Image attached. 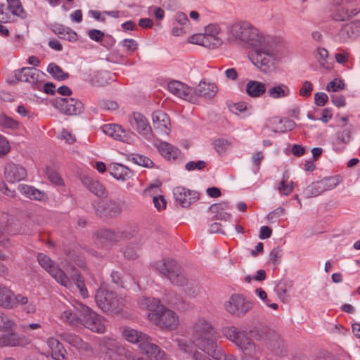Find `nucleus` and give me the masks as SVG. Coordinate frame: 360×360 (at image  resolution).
<instances>
[{
	"instance_id": "obj_16",
	"label": "nucleus",
	"mask_w": 360,
	"mask_h": 360,
	"mask_svg": "<svg viewBox=\"0 0 360 360\" xmlns=\"http://www.w3.org/2000/svg\"><path fill=\"white\" fill-rule=\"evenodd\" d=\"M102 131L112 139L129 144L133 143L136 139V135L124 129L120 125L115 124H105L101 127Z\"/></svg>"
},
{
	"instance_id": "obj_54",
	"label": "nucleus",
	"mask_w": 360,
	"mask_h": 360,
	"mask_svg": "<svg viewBox=\"0 0 360 360\" xmlns=\"http://www.w3.org/2000/svg\"><path fill=\"white\" fill-rule=\"evenodd\" d=\"M266 272L263 269H259L257 271L255 275H247L244 278V281L246 283H250L252 281L260 282L263 281L266 279Z\"/></svg>"
},
{
	"instance_id": "obj_29",
	"label": "nucleus",
	"mask_w": 360,
	"mask_h": 360,
	"mask_svg": "<svg viewBox=\"0 0 360 360\" xmlns=\"http://www.w3.org/2000/svg\"><path fill=\"white\" fill-rule=\"evenodd\" d=\"M60 319L65 323L76 327H80L82 316L79 312L74 309L73 311L68 307L63 306L61 308Z\"/></svg>"
},
{
	"instance_id": "obj_53",
	"label": "nucleus",
	"mask_w": 360,
	"mask_h": 360,
	"mask_svg": "<svg viewBox=\"0 0 360 360\" xmlns=\"http://www.w3.org/2000/svg\"><path fill=\"white\" fill-rule=\"evenodd\" d=\"M255 295L269 307L274 310L278 309V305L276 303H270L268 299L267 293L261 288H257L255 290Z\"/></svg>"
},
{
	"instance_id": "obj_64",
	"label": "nucleus",
	"mask_w": 360,
	"mask_h": 360,
	"mask_svg": "<svg viewBox=\"0 0 360 360\" xmlns=\"http://www.w3.org/2000/svg\"><path fill=\"white\" fill-rule=\"evenodd\" d=\"M283 208L278 207L268 214L267 219L271 223L275 222L277 220V219L283 214Z\"/></svg>"
},
{
	"instance_id": "obj_14",
	"label": "nucleus",
	"mask_w": 360,
	"mask_h": 360,
	"mask_svg": "<svg viewBox=\"0 0 360 360\" xmlns=\"http://www.w3.org/2000/svg\"><path fill=\"white\" fill-rule=\"evenodd\" d=\"M39 264L58 283L65 287H68L70 281L66 274L46 255L39 253L37 256Z\"/></svg>"
},
{
	"instance_id": "obj_46",
	"label": "nucleus",
	"mask_w": 360,
	"mask_h": 360,
	"mask_svg": "<svg viewBox=\"0 0 360 360\" xmlns=\"http://www.w3.org/2000/svg\"><path fill=\"white\" fill-rule=\"evenodd\" d=\"M316 57L320 65L324 69L330 70L333 68V63L329 61L328 52L326 49L318 48Z\"/></svg>"
},
{
	"instance_id": "obj_60",
	"label": "nucleus",
	"mask_w": 360,
	"mask_h": 360,
	"mask_svg": "<svg viewBox=\"0 0 360 360\" xmlns=\"http://www.w3.org/2000/svg\"><path fill=\"white\" fill-rule=\"evenodd\" d=\"M264 159V155L262 152L254 153L252 155V161L254 165L253 171L255 173L258 172L260 167V162Z\"/></svg>"
},
{
	"instance_id": "obj_32",
	"label": "nucleus",
	"mask_w": 360,
	"mask_h": 360,
	"mask_svg": "<svg viewBox=\"0 0 360 360\" xmlns=\"http://www.w3.org/2000/svg\"><path fill=\"white\" fill-rule=\"evenodd\" d=\"M266 84L256 80L248 81L245 86L247 94L252 98H259L262 96L266 92Z\"/></svg>"
},
{
	"instance_id": "obj_52",
	"label": "nucleus",
	"mask_w": 360,
	"mask_h": 360,
	"mask_svg": "<svg viewBox=\"0 0 360 360\" xmlns=\"http://www.w3.org/2000/svg\"><path fill=\"white\" fill-rule=\"evenodd\" d=\"M0 127L4 129H15L18 127V122L5 114L0 115Z\"/></svg>"
},
{
	"instance_id": "obj_49",
	"label": "nucleus",
	"mask_w": 360,
	"mask_h": 360,
	"mask_svg": "<svg viewBox=\"0 0 360 360\" xmlns=\"http://www.w3.org/2000/svg\"><path fill=\"white\" fill-rule=\"evenodd\" d=\"M47 72L58 80H64L68 77V74L64 72L61 68L55 63L48 65Z\"/></svg>"
},
{
	"instance_id": "obj_6",
	"label": "nucleus",
	"mask_w": 360,
	"mask_h": 360,
	"mask_svg": "<svg viewBox=\"0 0 360 360\" xmlns=\"http://www.w3.org/2000/svg\"><path fill=\"white\" fill-rule=\"evenodd\" d=\"M122 335L126 341L139 345V349L148 356L153 357L156 360H167L165 352L151 342L146 334L130 327H124Z\"/></svg>"
},
{
	"instance_id": "obj_57",
	"label": "nucleus",
	"mask_w": 360,
	"mask_h": 360,
	"mask_svg": "<svg viewBox=\"0 0 360 360\" xmlns=\"http://www.w3.org/2000/svg\"><path fill=\"white\" fill-rule=\"evenodd\" d=\"M11 150L8 141L0 134V158L4 157Z\"/></svg>"
},
{
	"instance_id": "obj_10",
	"label": "nucleus",
	"mask_w": 360,
	"mask_h": 360,
	"mask_svg": "<svg viewBox=\"0 0 360 360\" xmlns=\"http://www.w3.org/2000/svg\"><path fill=\"white\" fill-rule=\"evenodd\" d=\"M99 347L105 357L111 360H140L132 357L131 352L120 342L104 337L100 340Z\"/></svg>"
},
{
	"instance_id": "obj_27",
	"label": "nucleus",
	"mask_w": 360,
	"mask_h": 360,
	"mask_svg": "<svg viewBox=\"0 0 360 360\" xmlns=\"http://www.w3.org/2000/svg\"><path fill=\"white\" fill-rule=\"evenodd\" d=\"M60 105L62 110L67 115H77L83 110L82 103L73 98L60 99Z\"/></svg>"
},
{
	"instance_id": "obj_7",
	"label": "nucleus",
	"mask_w": 360,
	"mask_h": 360,
	"mask_svg": "<svg viewBox=\"0 0 360 360\" xmlns=\"http://www.w3.org/2000/svg\"><path fill=\"white\" fill-rule=\"evenodd\" d=\"M188 41L191 44L215 50L222 46L226 39L222 37V28L219 24L210 23L204 27L203 32L190 36Z\"/></svg>"
},
{
	"instance_id": "obj_34",
	"label": "nucleus",
	"mask_w": 360,
	"mask_h": 360,
	"mask_svg": "<svg viewBox=\"0 0 360 360\" xmlns=\"http://www.w3.org/2000/svg\"><path fill=\"white\" fill-rule=\"evenodd\" d=\"M268 95L273 99L288 98L292 95L288 86L283 83H278L268 89Z\"/></svg>"
},
{
	"instance_id": "obj_15",
	"label": "nucleus",
	"mask_w": 360,
	"mask_h": 360,
	"mask_svg": "<svg viewBox=\"0 0 360 360\" xmlns=\"http://www.w3.org/2000/svg\"><path fill=\"white\" fill-rule=\"evenodd\" d=\"M167 86L168 91L176 97L192 103L197 102V95L195 89L187 84L177 80H172L167 83Z\"/></svg>"
},
{
	"instance_id": "obj_33",
	"label": "nucleus",
	"mask_w": 360,
	"mask_h": 360,
	"mask_svg": "<svg viewBox=\"0 0 360 360\" xmlns=\"http://www.w3.org/2000/svg\"><path fill=\"white\" fill-rule=\"evenodd\" d=\"M228 107L232 113L243 119L250 116L252 113V108L251 105L244 101L231 103L229 104Z\"/></svg>"
},
{
	"instance_id": "obj_50",
	"label": "nucleus",
	"mask_w": 360,
	"mask_h": 360,
	"mask_svg": "<svg viewBox=\"0 0 360 360\" xmlns=\"http://www.w3.org/2000/svg\"><path fill=\"white\" fill-rule=\"evenodd\" d=\"M15 325V321L11 317L0 311V330L4 331L11 330Z\"/></svg>"
},
{
	"instance_id": "obj_19",
	"label": "nucleus",
	"mask_w": 360,
	"mask_h": 360,
	"mask_svg": "<svg viewBox=\"0 0 360 360\" xmlns=\"http://www.w3.org/2000/svg\"><path fill=\"white\" fill-rule=\"evenodd\" d=\"M252 336L257 341L264 342L265 345L271 349L272 342L281 347L282 342L280 337L274 332L270 331L268 328L264 327H255L250 330Z\"/></svg>"
},
{
	"instance_id": "obj_12",
	"label": "nucleus",
	"mask_w": 360,
	"mask_h": 360,
	"mask_svg": "<svg viewBox=\"0 0 360 360\" xmlns=\"http://www.w3.org/2000/svg\"><path fill=\"white\" fill-rule=\"evenodd\" d=\"M254 307V302L241 293L232 294L224 304V309L230 314L243 316Z\"/></svg>"
},
{
	"instance_id": "obj_58",
	"label": "nucleus",
	"mask_w": 360,
	"mask_h": 360,
	"mask_svg": "<svg viewBox=\"0 0 360 360\" xmlns=\"http://www.w3.org/2000/svg\"><path fill=\"white\" fill-rule=\"evenodd\" d=\"M185 167L188 171H193L195 169L201 170L206 167V163L202 160H198L197 162L190 161L186 164Z\"/></svg>"
},
{
	"instance_id": "obj_39",
	"label": "nucleus",
	"mask_w": 360,
	"mask_h": 360,
	"mask_svg": "<svg viewBox=\"0 0 360 360\" xmlns=\"http://www.w3.org/2000/svg\"><path fill=\"white\" fill-rule=\"evenodd\" d=\"M53 31L60 38L70 42H75L78 39L77 33L68 27L57 25L54 27Z\"/></svg>"
},
{
	"instance_id": "obj_25",
	"label": "nucleus",
	"mask_w": 360,
	"mask_h": 360,
	"mask_svg": "<svg viewBox=\"0 0 360 360\" xmlns=\"http://www.w3.org/2000/svg\"><path fill=\"white\" fill-rule=\"evenodd\" d=\"M296 124L290 119H281L278 117L271 118L268 122V126L274 132L284 133L292 130Z\"/></svg>"
},
{
	"instance_id": "obj_31",
	"label": "nucleus",
	"mask_w": 360,
	"mask_h": 360,
	"mask_svg": "<svg viewBox=\"0 0 360 360\" xmlns=\"http://www.w3.org/2000/svg\"><path fill=\"white\" fill-rule=\"evenodd\" d=\"M198 96H202L205 98H212L214 97L218 91V87L214 83L208 82L206 81H200L198 88L195 89Z\"/></svg>"
},
{
	"instance_id": "obj_59",
	"label": "nucleus",
	"mask_w": 360,
	"mask_h": 360,
	"mask_svg": "<svg viewBox=\"0 0 360 360\" xmlns=\"http://www.w3.org/2000/svg\"><path fill=\"white\" fill-rule=\"evenodd\" d=\"M89 37L96 42L101 43L105 36L104 33L96 29H91L88 31Z\"/></svg>"
},
{
	"instance_id": "obj_2",
	"label": "nucleus",
	"mask_w": 360,
	"mask_h": 360,
	"mask_svg": "<svg viewBox=\"0 0 360 360\" xmlns=\"http://www.w3.org/2000/svg\"><path fill=\"white\" fill-rule=\"evenodd\" d=\"M266 37L265 41L252 48L249 58L255 67L266 73L274 70L281 61L277 46L282 43V39L271 34H267Z\"/></svg>"
},
{
	"instance_id": "obj_37",
	"label": "nucleus",
	"mask_w": 360,
	"mask_h": 360,
	"mask_svg": "<svg viewBox=\"0 0 360 360\" xmlns=\"http://www.w3.org/2000/svg\"><path fill=\"white\" fill-rule=\"evenodd\" d=\"M82 182L84 185L96 196L102 198L106 195V191L103 186L96 180L91 178L85 177Z\"/></svg>"
},
{
	"instance_id": "obj_30",
	"label": "nucleus",
	"mask_w": 360,
	"mask_h": 360,
	"mask_svg": "<svg viewBox=\"0 0 360 360\" xmlns=\"http://www.w3.org/2000/svg\"><path fill=\"white\" fill-rule=\"evenodd\" d=\"M108 171L115 179L123 181L129 179L131 176V171L121 164H110L108 167Z\"/></svg>"
},
{
	"instance_id": "obj_4",
	"label": "nucleus",
	"mask_w": 360,
	"mask_h": 360,
	"mask_svg": "<svg viewBox=\"0 0 360 360\" xmlns=\"http://www.w3.org/2000/svg\"><path fill=\"white\" fill-rule=\"evenodd\" d=\"M160 274L166 276L172 284L185 288V292L195 297L200 292V287L193 280H189L179 264L173 259H162L154 264Z\"/></svg>"
},
{
	"instance_id": "obj_26",
	"label": "nucleus",
	"mask_w": 360,
	"mask_h": 360,
	"mask_svg": "<svg viewBox=\"0 0 360 360\" xmlns=\"http://www.w3.org/2000/svg\"><path fill=\"white\" fill-rule=\"evenodd\" d=\"M153 145L166 160H176L180 154V150L169 143L155 140Z\"/></svg>"
},
{
	"instance_id": "obj_11",
	"label": "nucleus",
	"mask_w": 360,
	"mask_h": 360,
	"mask_svg": "<svg viewBox=\"0 0 360 360\" xmlns=\"http://www.w3.org/2000/svg\"><path fill=\"white\" fill-rule=\"evenodd\" d=\"M95 300L103 311L111 314L119 313L124 302L122 297H118L114 292L108 291L105 285H102L96 291Z\"/></svg>"
},
{
	"instance_id": "obj_56",
	"label": "nucleus",
	"mask_w": 360,
	"mask_h": 360,
	"mask_svg": "<svg viewBox=\"0 0 360 360\" xmlns=\"http://www.w3.org/2000/svg\"><path fill=\"white\" fill-rule=\"evenodd\" d=\"M314 86L309 81L305 80L302 83V86L299 90L300 96L302 97H309L313 91Z\"/></svg>"
},
{
	"instance_id": "obj_28",
	"label": "nucleus",
	"mask_w": 360,
	"mask_h": 360,
	"mask_svg": "<svg viewBox=\"0 0 360 360\" xmlns=\"http://www.w3.org/2000/svg\"><path fill=\"white\" fill-rule=\"evenodd\" d=\"M18 294H15L6 287L0 285V306L5 309H14L16 307Z\"/></svg>"
},
{
	"instance_id": "obj_38",
	"label": "nucleus",
	"mask_w": 360,
	"mask_h": 360,
	"mask_svg": "<svg viewBox=\"0 0 360 360\" xmlns=\"http://www.w3.org/2000/svg\"><path fill=\"white\" fill-rule=\"evenodd\" d=\"M294 182L289 180V176L284 174L281 180L277 184L275 188L281 195L288 196L294 189Z\"/></svg>"
},
{
	"instance_id": "obj_51",
	"label": "nucleus",
	"mask_w": 360,
	"mask_h": 360,
	"mask_svg": "<svg viewBox=\"0 0 360 360\" xmlns=\"http://www.w3.org/2000/svg\"><path fill=\"white\" fill-rule=\"evenodd\" d=\"M345 88V82L339 78H335L328 83L326 90L328 92H338Z\"/></svg>"
},
{
	"instance_id": "obj_8",
	"label": "nucleus",
	"mask_w": 360,
	"mask_h": 360,
	"mask_svg": "<svg viewBox=\"0 0 360 360\" xmlns=\"http://www.w3.org/2000/svg\"><path fill=\"white\" fill-rule=\"evenodd\" d=\"M221 333L242 350L243 356L241 360H260L257 357L248 355L256 353L257 345L245 333L240 331L235 326H226L221 328Z\"/></svg>"
},
{
	"instance_id": "obj_17",
	"label": "nucleus",
	"mask_w": 360,
	"mask_h": 360,
	"mask_svg": "<svg viewBox=\"0 0 360 360\" xmlns=\"http://www.w3.org/2000/svg\"><path fill=\"white\" fill-rule=\"evenodd\" d=\"M131 127L144 139L151 141L153 130L148 119L140 112H134L131 121Z\"/></svg>"
},
{
	"instance_id": "obj_13",
	"label": "nucleus",
	"mask_w": 360,
	"mask_h": 360,
	"mask_svg": "<svg viewBox=\"0 0 360 360\" xmlns=\"http://www.w3.org/2000/svg\"><path fill=\"white\" fill-rule=\"evenodd\" d=\"M334 41L344 44L356 39L360 36V20L352 21L342 25L338 30H330Z\"/></svg>"
},
{
	"instance_id": "obj_3",
	"label": "nucleus",
	"mask_w": 360,
	"mask_h": 360,
	"mask_svg": "<svg viewBox=\"0 0 360 360\" xmlns=\"http://www.w3.org/2000/svg\"><path fill=\"white\" fill-rule=\"evenodd\" d=\"M267 34L248 20H238L228 26L226 41L252 49L265 41Z\"/></svg>"
},
{
	"instance_id": "obj_42",
	"label": "nucleus",
	"mask_w": 360,
	"mask_h": 360,
	"mask_svg": "<svg viewBox=\"0 0 360 360\" xmlns=\"http://www.w3.org/2000/svg\"><path fill=\"white\" fill-rule=\"evenodd\" d=\"M61 339L79 349H86V344L78 335L71 333H64L61 335Z\"/></svg>"
},
{
	"instance_id": "obj_21",
	"label": "nucleus",
	"mask_w": 360,
	"mask_h": 360,
	"mask_svg": "<svg viewBox=\"0 0 360 360\" xmlns=\"http://www.w3.org/2000/svg\"><path fill=\"white\" fill-rule=\"evenodd\" d=\"M175 200L182 207H188L198 200V193L183 186H177L173 190Z\"/></svg>"
},
{
	"instance_id": "obj_41",
	"label": "nucleus",
	"mask_w": 360,
	"mask_h": 360,
	"mask_svg": "<svg viewBox=\"0 0 360 360\" xmlns=\"http://www.w3.org/2000/svg\"><path fill=\"white\" fill-rule=\"evenodd\" d=\"M229 209V205L227 202H221L216 205H213L211 207V210L213 212H215V218L218 220L229 221L231 218V214L224 212V210Z\"/></svg>"
},
{
	"instance_id": "obj_20",
	"label": "nucleus",
	"mask_w": 360,
	"mask_h": 360,
	"mask_svg": "<svg viewBox=\"0 0 360 360\" xmlns=\"http://www.w3.org/2000/svg\"><path fill=\"white\" fill-rule=\"evenodd\" d=\"M43 73L34 68L25 67L15 71V77L17 80L30 83L37 87L41 83Z\"/></svg>"
},
{
	"instance_id": "obj_47",
	"label": "nucleus",
	"mask_w": 360,
	"mask_h": 360,
	"mask_svg": "<svg viewBox=\"0 0 360 360\" xmlns=\"http://www.w3.org/2000/svg\"><path fill=\"white\" fill-rule=\"evenodd\" d=\"M213 146L219 155H224L231 149L232 144L227 139L220 138L214 141Z\"/></svg>"
},
{
	"instance_id": "obj_5",
	"label": "nucleus",
	"mask_w": 360,
	"mask_h": 360,
	"mask_svg": "<svg viewBox=\"0 0 360 360\" xmlns=\"http://www.w3.org/2000/svg\"><path fill=\"white\" fill-rule=\"evenodd\" d=\"M138 304L142 309L150 311L148 319L162 329L174 330L179 324L176 314L160 304V300L154 297H141Z\"/></svg>"
},
{
	"instance_id": "obj_1",
	"label": "nucleus",
	"mask_w": 360,
	"mask_h": 360,
	"mask_svg": "<svg viewBox=\"0 0 360 360\" xmlns=\"http://www.w3.org/2000/svg\"><path fill=\"white\" fill-rule=\"evenodd\" d=\"M191 338L179 337L175 339L178 349L192 357L193 360H237L233 354H226L223 348L217 344L218 335L216 328L207 319H197L191 328Z\"/></svg>"
},
{
	"instance_id": "obj_61",
	"label": "nucleus",
	"mask_w": 360,
	"mask_h": 360,
	"mask_svg": "<svg viewBox=\"0 0 360 360\" xmlns=\"http://www.w3.org/2000/svg\"><path fill=\"white\" fill-rule=\"evenodd\" d=\"M328 101V96L326 93L318 92L314 94V103L317 106H324Z\"/></svg>"
},
{
	"instance_id": "obj_43",
	"label": "nucleus",
	"mask_w": 360,
	"mask_h": 360,
	"mask_svg": "<svg viewBox=\"0 0 360 360\" xmlns=\"http://www.w3.org/2000/svg\"><path fill=\"white\" fill-rule=\"evenodd\" d=\"M8 4V9L15 16L24 19L27 16V13L24 10L20 0H6Z\"/></svg>"
},
{
	"instance_id": "obj_22",
	"label": "nucleus",
	"mask_w": 360,
	"mask_h": 360,
	"mask_svg": "<svg viewBox=\"0 0 360 360\" xmlns=\"http://www.w3.org/2000/svg\"><path fill=\"white\" fill-rule=\"evenodd\" d=\"M152 121L155 130L160 135H169L171 131V123L168 115L162 110L152 114Z\"/></svg>"
},
{
	"instance_id": "obj_18",
	"label": "nucleus",
	"mask_w": 360,
	"mask_h": 360,
	"mask_svg": "<svg viewBox=\"0 0 360 360\" xmlns=\"http://www.w3.org/2000/svg\"><path fill=\"white\" fill-rule=\"evenodd\" d=\"M360 12V4L358 8H353L345 1L342 5L330 10V18L336 22L346 21Z\"/></svg>"
},
{
	"instance_id": "obj_40",
	"label": "nucleus",
	"mask_w": 360,
	"mask_h": 360,
	"mask_svg": "<svg viewBox=\"0 0 360 360\" xmlns=\"http://www.w3.org/2000/svg\"><path fill=\"white\" fill-rule=\"evenodd\" d=\"M292 286V283L290 281H281L275 288V292L278 298L283 302H286L288 301V293L290 291Z\"/></svg>"
},
{
	"instance_id": "obj_45",
	"label": "nucleus",
	"mask_w": 360,
	"mask_h": 360,
	"mask_svg": "<svg viewBox=\"0 0 360 360\" xmlns=\"http://www.w3.org/2000/svg\"><path fill=\"white\" fill-rule=\"evenodd\" d=\"M342 181L341 177L338 175L328 176L320 181L322 191L323 192L335 188Z\"/></svg>"
},
{
	"instance_id": "obj_48",
	"label": "nucleus",
	"mask_w": 360,
	"mask_h": 360,
	"mask_svg": "<svg viewBox=\"0 0 360 360\" xmlns=\"http://www.w3.org/2000/svg\"><path fill=\"white\" fill-rule=\"evenodd\" d=\"M323 193V191L319 181L309 185L303 191L304 196L307 198L316 197Z\"/></svg>"
},
{
	"instance_id": "obj_44",
	"label": "nucleus",
	"mask_w": 360,
	"mask_h": 360,
	"mask_svg": "<svg viewBox=\"0 0 360 360\" xmlns=\"http://www.w3.org/2000/svg\"><path fill=\"white\" fill-rule=\"evenodd\" d=\"M19 305L22 307V310L26 314H34L36 311V305L34 303L29 301L28 297L22 294H18L16 307Z\"/></svg>"
},
{
	"instance_id": "obj_55",
	"label": "nucleus",
	"mask_w": 360,
	"mask_h": 360,
	"mask_svg": "<svg viewBox=\"0 0 360 360\" xmlns=\"http://www.w3.org/2000/svg\"><path fill=\"white\" fill-rule=\"evenodd\" d=\"M128 53H131L138 48V44L133 39H124L120 42Z\"/></svg>"
},
{
	"instance_id": "obj_35",
	"label": "nucleus",
	"mask_w": 360,
	"mask_h": 360,
	"mask_svg": "<svg viewBox=\"0 0 360 360\" xmlns=\"http://www.w3.org/2000/svg\"><path fill=\"white\" fill-rule=\"evenodd\" d=\"M47 345L51 350V354L55 360H64L65 358V350L60 342L54 338H49L46 341Z\"/></svg>"
},
{
	"instance_id": "obj_24",
	"label": "nucleus",
	"mask_w": 360,
	"mask_h": 360,
	"mask_svg": "<svg viewBox=\"0 0 360 360\" xmlns=\"http://www.w3.org/2000/svg\"><path fill=\"white\" fill-rule=\"evenodd\" d=\"M28 342L27 338L23 335L15 333L0 335V347L23 346Z\"/></svg>"
},
{
	"instance_id": "obj_62",
	"label": "nucleus",
	"mask_w": 360,
	"mask_h": 360,
	"mask_svg": "<svg viewBox=\"0 0 360 360\" xmlns=\"http://www.w3.org/2000/svg\"><path fill=\"white\" fill-rule=\"evenodd\" d=\"M336 137L342 143L347 144L350 141L351 131L348 129H342L337 133Z\"/></svg>"
},
{
	"instance_id": "obj_9",
	"label": "nucleus",
	"mask_w": 360,
	"mask_h": 360,
	"mask_svg": "<svg viewBox=\"0 0 360 360\" xmlns=\"http://www.w3.org/2000/svg\"><path fill=\"white\" fill-rule=\"evenodd\" d=\"M72 305L77 312L80 313L81 326H83L97 333H103L105 331V321L101 316L77 301H74Z\"/></svg>"
},
{
	"instance_id": "obj_23",
	"label": "nucleus",
	"mask_w": 360,
	"mask_h": 360,
	"mask_svg": "<svg viewBox=\"0 0 360 360\" xmlns=\"http://www.w3.org/2000/svg\"><path fill=\"white\" fill-rule=\"evenodd\" d=\"M27 176L24 167L13 163L8 164L4 169V176L9 183L14 184L23 180Z\"/></svg>"
},
{
	"instance_id": "obj_36",
	"label": "nucleus",
	"mask_w": 360,
	"mask_h": 360,
	"mask_svg": "<svg viewBox=\"0 0 360 360\" xmlns=\"http://www.w3.org/2000/svg\"><path fill=\"white\" fill-rule=\"evenodd\" d=\"M18 190L22 195L31 200H43L46 198V195L43 191L30 185L20 184Z\"/></svg>"
},
{
	"instance_id": "obj_63",
	"label": "nucleus",
	"mask_w": 360,
	"mask_h": 360,
	"mask_svg": "<svg viewBox=\"0 0 360 360\" xmlns=\"http://www.w3.org/2000/svg\"><path fill=\"white\" fill-rule=\"evenodd\" d=\"M155 207L158 210L161 211L165 209L167 202L162 195H158L153 197V199Z\"/></svg>"
}]
</instances>
